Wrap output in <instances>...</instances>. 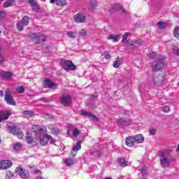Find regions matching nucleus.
Wrapping results in <instances>:
<instances>
[{
	"instance_id": "f257e3e1",
	"label": "nucleus",
	"mask_w": 179,
	"mask_h": 179,
	"mask_svg": "<svg viewBox=\"0 0 179 179\" xmlns=\"http://www.w3.org/2000/svg\"><path fill=\"white\" fill-rule=\"evenodd\" d=\"M32 131L35 132V138L38 141L42 146H45L50 143H55V140L51 135L47 134V129L40 127V125L34 124L32 126Z\"/></svg>"
},
{
	"instance_id": "f03ea898",
	"label": "nucleus",
	"mask_w": 179,
	"mask_h": 179,
	"mask_svg": "<svg viewBox=\"0 0 179 179\" xmlns=\"http://www.w3.org/2000/svg\"><path fill=\"white\" fill-rule=\"evenodd\" d=\"M170 152V150H162L158 152L159 162L162 167H169L170 164H171V162L169 159Z\"/></svg>"
},
{
	"instance_id": "7ed1b4c3",
	"label": "nucleus",
	"mask_w": 179,
	"mask_h": 179,
	"mask_svg": "<svg viewBox=\"0 0 179 179\" xmlns=\"http://www.w3.org/2000/svg\"><path fill=\"white\" fill-rule=\"evenodd\" d=\"M143 141L144 138L142 134H138L134 136H131L126 139V145L129 146V148H134V146L138 143H143Z\"/></svg>"
},
{
	"instance_id": "20e7f679",
	"label": "nucleus",
	"mask_w": 179,
	"mask_h": 179,
	"mask_svg": "<svg viewBox=\"0 0 179 179\" xmlns=\"http://www.w3.org/2000/svg\"><path fill=\"white\" fill-rule=\"evenodd\" d=\"M164 57L159 56L152 63V69L155 72L162 71L166 66Z\"/></svg>"
},
{
	"instance_id": "39448f33",
	"label": "nucleus",
	"mask_w": 179,
	"mask_h": 179,
	"mask_svg": "<svg viewBox=\"0 0 179 179\" xmlns=\"http://www.w3.org/2000/svg\"><path fill=\"white\" fill-rule=\"evenodd\" d=\"M4 99L7 104H9L10 106H16V101H15L13 95L12 94V92H10V90H9V88H7L5 90Z\"/></svg>"
},
{
	"instance_id": "423d86ee",
	"label": "nucleus",
	"mask_w": 179,
	"mask_h": 179,
	"mask_svg": "<svg viewBox=\"0 0 179 179\" xmlns=\"http://www.w3.org/2000/svg\"><path fill=\"white\" fill-rule=\"evenodd\" d=\"M61 65L65 71H75L76 69V66L71 60H63L61 62Z\"/></svg>"
},
{
	"instance_id": "0eeeda50",
	"label": "nucleus",
	"mask_w": 179,
	"mask_h": 179,
	"mask_svg": "<svg viewBox=\"0 0 179 179\" xmlns=\"http://www.w3.org/2000/svg\"><path fill=\"white\" fill-rule=\"evenodd\" d=\"M29 24V17L24 16L22 17V20L20 21L17 23V29L19 31H22L23 30V27L24 26H27Z\"/></svg>"
},
{
	"instance_id": "6e6552de",
	"label": "nucleus",
	"mask_w": 179,
	"mask_h": 179,
	"mask_svg": "<svg viewBox=\"0 0 179 179\" xmlns=\"http://www.w3.org/2000/svg\"><path fill=\"white\" fill-rule=\"evenodd\" d=\"M17 174H19L20 177L22 179L29 178V171L23 169L22 166L17 167L16 169Z\"/></svg>"
},
{
	"instance_id": "1a4fd4ad",
	"label": "nucleus",
	"mask_w": 179,
	"mask_h": 179,
	"mask_svg": "<svg viewBox=\"0 0 179 179\" xmlns=\"http://www.w3.org/2000/svg\"><path fill=\"white\" fill-rule=\"evenodd\" d=\"M9 129H10L12 134L13 135H17V138L19 139H22L23 136H24V134L19 129V127L17 126H12V127H8Z\"/></svg>"
},
{
	"instance_id": "9d476101",
	"label": "nucleus",
	"mask_w": 179,
	"mask_h": 179,
	"mask_svg": "<svg viewBox=\"0 0 179 179\" xmlns=\"http://www.w3.org/2000/svg\"><path fill=\"white\" fill-rule=\"evenodd\" d=\"M12 161L10 160H3L0 162V170H8V169H10L13 166Z\"/></svg>"
},
{
	"instance_id": "9b49d317",
	"label": "nucleus",
	"mask_w": 179,
	"mask_h": 179,
	"mask_svg": "<svg viewBox=\"0 0 179 179\" xmlns=\"http://www.w3.org/2000/svg\"><path fill=\"white\" fill-rule=\"evenodd\" d=\"M82 149V140H80L77 142V143L73 146V148L71 150V155L73 157L76 156L78 155V151Z\"/></svg>"
},
{
	"instance_id": "f8f14e48",
	"label": "nucleus",
	"mask_w": 179,
	"mask_h": 179,
	"mask_svg": "<svg viewBox=\"0 0 179 179\" xmlns=\"http://www.w3.org/2000/svg\"><path fill=\"white\" fill-rule=\"evenodd\" d=\"M74 20L76 23H83L86 20V16L79 13L75 15Z\"/></svg>"
},
{
	"instance_id": "ddd939ff",
	"label": "nucleus",
	"mask_w": 179,
	"mask_h": 179,
	"mask_svg": "<svg viewBox=\"0 0 179 179\" xmlns=\"http://www.w3.org/2000/svg\"><path fill=\"white\" fill-rule=\"evenodd\" d=\"M72 100L71 99V96L69 95H64L62 96L61 103L63 106H69L71 104Z\"/></svg>"
},
{
	"instance_id": "4468645a",
	"label": "nucleus",
	"mask_w": 179,
	"mask_h": 179,
	"mask_svg": "<svg viewBox=\"0 0 179 179\" xmlns=\"http://www.w3.org/2000/svg\"><path fill=\"white\" fill-rule=\"evenodd\" d=\"M10 117V112L8 110H2L0 112V120L3 121V120H8Z\"/></svg>"
},
{
	"instance_id": "2eb2a0df",
	"label": "nucleus",
	"mask_w": 179,
	"mask_h": 179,
	"mask_svg": "<svg viewBox=\"0 0 179 179\" xmlns=\"http://www.w3.org/2000/svg\"><path fill=\"white\" fill-rule=\"evenodd\" d=\"M43 87H45L46 89L52 88L54 89V87H57V85L54 84L52 81L46 79L44 82Z\"/></svg>"
},
{
	"instance_id": "dca6fc26",
	"label": "nucleus",
	"mask_w": 179,
	"mask_h": 179,
	"mask_svg": "<svg viewBox=\"0 0 179 179\" xmlns=\"http://www.w3.org/2000/svg\"><path fill=\"white\" fill-rule=\"evenodd\" d=\"M81 115H85V117H89L90 118H92V120H94V121H99V117H97L96 115H94V114H92L89 112L82 110Z\"/></svg>"
},
{
	"instance_id": "f3484780",
	"label": "nucleus",
	"mask_w": 179,
	"mask_h": 179,
	"mask_svg": "<svg viewBox=\"0 0 179 179\" xmlns=\"http://www.w3.org/2000/svg\"><path fill=\"white\" fill-rule=\"evenodd\" d=\"M152 82L157 86H160V85H162V82H163V78H161L160 77L154 75L152 76Z\"/></svg>"
},
{
	"instance_id": "a211bd4d",
	"label": "nucleus",
	"mask_w": 179,
	"mask_h": 179,
	"mask_svg": "<svg viewBox=\"0 0 179 179\" xmlns=\"http://www.w3.org/2000/svg\"><path fill=\"white\" fill-rule=\"evenodd\" d=\"M120 35L119 34H110L108 37V40H111L113 43H118L120 41Z\"/></svg>"
},
{
	"instance_id": "6ab92c4d",
	"label": "nucleus",
	"mask_w": 179,
	"mask_h": 179,
	"mask_svg": "<svg viewBox=\"0 0 179 179\" xmlns=\"http://www.w3.org/2000/svg\"><path fill=\"white\" fill-rule=\"evenodd\" d=\"M56 1L57 6H66V0H50V3H54Z\"/></svg>"
},
{
	"instance_id": "aec40b11",
	"label": "nucleus",
	"mask_w": 179,
	"mask_h": 179,
	"mask_svg": "<svg viewBox=\"0 0 179 179\" xmlns=\"http://www.w3.org/2000/svg\"><path fill=\"white\" fill-rule=\"evenodd\" d=\"M126 44H127V47L129 50H134V49L136 48L135 41H134L132 40H127V41L126 42Z\"/></svg>"
},
{
	"instance_id": "412c9836",
	"label": "nucleus",
	"mask_w": 179,
	"mask_h": 179,
	"mask_svg": "<svg viewBox=\"0 0 179 179\" xmlns=\"http://www.w3.org/2000/svg\"><path fill=\"white\" fill-rule=\"evenodd\" d=\"M33 37L36 43L44 41V36L41 35V34H34Z\"/></svg>"
},
{
	"instance_id": "4be33fe9",
	"label": "nucleus",
	"mask_w": 179,
	"mask_h": 179,
	"mask_svg": "<svg viewBox=\"0 0 179 179\" xmlns=\"http://www.w3.org/2000/svg\"><path fill=\"white\" fill-rule=\"evenodd\" d=\"M96 6H97V0H90L89 10L93 12L96 9Z\"/></svg>"
},
{
	"instance_id": "5701e85b",
	"label": "nucleus",
	"mask_w": 179,
	"mask_h": 179,
	"mask_svg": "<svg viewBox=\"0 0 179 179\" xmlns=\"http://www.w3.org/2000/svg\"><path fill=\"white\" fill-rule=\"evenodd\" d=\"M117 125H129L131 124L130 120L117 119Z\"/></svg>"
},
{
	"instance_id": "b1692460",
	"label": "nucleus",
	"mask_w": 179,
	"mask_h": 179,
	"mask_svg": "<svg viewBox=\"0 0 179 179\" xmlns=\"http://www.w3.org/2000/svg\"><path fill=\"white\" fill-rule=\"evenodd\" d=\"M1 76L2 78H5L6 80L8 79H10L11 77L13 76L12 73L9 71H3L1 73Z\"/></svg>"
},
{
	"instance_id": "393cba45",
	"label": "nucleus",
	"mask_w": 179,
	"mask_h": 179,
	"mask_svg": "<svg viewBox=\"0 0 179 179\" xmlns=\"http://www.w3.org/2000/svg\"><path fill=\"white\" fill-rule=\"evenodd\" d=\"M117 161L119 162L121 166L127 167L128 164V161H126L125 158H119Z\"/></svg>"
},
{
	"instance_id": "a878e982",
	"label": "nucleus",
	"mask_w": 179,
	"mask_h": 179,
	"mask_svg": "<svg viewBox=\"0 0 179 179\" xmlns=\"http://www.w3.org/2000/svg\"><path fill=\"white\" fill-rule=\"evenodd\" d=\"M14 1L13 0H8L3 3V8H9V6H13Z\"/></svg>"
},
{
	"instance_id": "bb28decb",
	"label": "nucleus",
	"mask_w": 179,
	"mask_h": 179,
	"mask_svg": "<svg viewBox=\"0 0 179 179\" xmlns=\"http://www.w3.org/2000/svg\"><path fill=\"white\" fill-rule=\"evenodd\" d=\"M49 129H50L52 134H55V135H58L60 132L59 129L54 126H50Z\"/></svg>"
},
{
	"instance_id": "cd10ccee",
	"label": "nucleus",
	"mask_w": 179,
	"mask_h": 179,
	"mask_svg": "<svg viewBox=\"0 0 179 179\" xmlns=\"http://www.w3.org/2000/svg\"><path fill=\"white\" fill-rule=\"evenodd\" d=\"M64 163L66 164V166H73V164H75V159H66L64 161Z\"/></svg>"
},
{
	"instance_id": "c85d7f7f",
	"label": "nucleus",
	"mask_w": 179,
	"mask_h": 179,
	"mask_svg": "<svg viewBox=\"0 0 179 179\" xmlns=\"http://www.w3.org/2000/svg\"><path fill=\"white\" fill-rule=\"evenodd\" d=\"M120 65H121V60H120L119 57H117L115 61L113 62V67L120 68Z\"/></svg>"
},
{
	"instance_id": "c756f323",
	"label": "nucleus",
	"mask_w": 179,
	"mask_h": 179,
	"mask_svg": "<svg viewBox=\"0 0 179 179\" xmlns=\"http://www.w3.org/2000/svg\"><path fill=\"white\" fill-rule=\"evenodd\" d=\"M22 146H23V145H22V143H15L13 145L14 150H16V151L20 150V149H22Z\"/></svg>"
},
{
	"instance_id": "7c9ffc66",
	"label": "nucleus",
	"mask_w": 179,
	"mask_h": 179,
	"mask_svg": "<svg viewBox=\"0 0 179 179\" xmlns=\"http://www.w3.org/2000/svg\"><path fill=\"white\" fill-rule=\"evenodd\" d=\"M22 114L27 115V117H33V115H34L33 110H24L22 112Z\"/></svg>"
},
{
	"instance_id": "2f4dec72",
	"label": "nucleus",
	"mask_w": 179,
	"mask_h": 179,
	"mask_svg": "<svg viewBox=\"0 0 179 179\" xmlns=\"http://www.w3.org/2000/svg\"><path fill=\"white\" fill-rule=\"evenodd\" d=\"M13 178V173L10 171H7L5 175V179H12Z\"/></svg>"
},
{
	"instance_id": "473e14b6",
	"label": "nucleus",
	"mask_w": 179,
	"mask_h": 179,
	"mask_svg": "<svg viewBox=\"0 0 179 179\" xmlns=\"http://www.w3.org/2000/svg\"><path fill=\"white\" fill-rule=\"evenodd\" d=\"M113 8L115 10H122V12H124V8H122L120 4H114Z\"/></svg>"
},
{
	"instance_id": "72a5a7b5",
	"label": "nucleus",
	"mask_w": 179,
	"mask_h": 179,
	"mask_svg": "<svg viewBox=\"0 0 179 179\" xmlns=\"http://www.w3.org/2000/svg\"><path fill=\"white\" fill-rule=\"evenodd\" d=\"M157 26L159 27V29H166V27H167V23L164 22H159L157 23Z\"/></svg>"
},
{
	"instance_id": "f704fd0d",
	"label": "nucleus",
	"mask_w": 179,
	"mask_h": 179,
	"mask_svg": "<svg viewBox=\"0 0 179 179\" xmlns=\"http://www.w3.org/2000/svg\"><path fill=\"white\" fill-rule=\"evenodd\" d=\"M66 36L70 38H75L76 37V34L73 31H68L66 32Z\"/></svg>"
},
{
	"instance_id": "c9c22d12",
	"label": "nucleus",
	"mask_w": 179,
	"mask_h": 179,
	"mask_svg": "<svg viewBox=\"0 0 179 179\" xmlns=\"http://www.w3.org/2000/svg\"><path fill=\"white\" fill-rule=\"evenodd\" d=\"M173 36L178 38L179 37V27H176L173 30Z\"/></svg>"
},
{
	"instance_id": "e433bc0d",
	"label": "nucleus",
	"mask_w": 179,
	"mask_h": 179,
	"mask_svg": "<svg viewBox=\"0 0 179 179\" xmlns=\"http://www.w3.org/2000/svg\"><path fill=\"white\" fill-rule=\"evenodd\" d=\"M79 34H80V37H82L83 38H86V37H87V34L86 33V30H85V29H82L80 31Z\"/></svg>"
},
{
	"instance_id": "4c0bfd02",
	"label": "nucleus",
	"mask_w": 179,
	"mask_h": 179,
	"mask_svg": "<svg viewBox=\"0 0 179 179\" xmlns=\"http://www.w3.org/2000/svg\"><path fill=\"white\" fill-rule=\"evenodd\" d=\"M129 36V32H126L123 35V37H122V43H127V40Z\"/></svg>"
},
{
	"instance_id": "58836bf2",
	"label": "nucleus",
	"mask_w": 179,
	"mask_h": 179,
	"mask_svg": "<svg viewBox=\"0 0 179 179\" xmlns=\"http://www.w3.org/2000/svg\"><path fill=\"white\" fill-rule=\"evenodd\" d=\"M134 43L136 44V48H138L139 45H141L142 44H143V41L142 39H138L135 41Z\"/></svg>"
},
{
	"instance_id": "ea45409f",
	"label": "nucleus",
	"mask_w": 179,
	"mask_h": 179,
	"mask_svg": "<svg viewBox=\"0 0 179 179\" xmlns=\"http://www.w3.org/2000/svg\"><path fill=\"white\" fill-rule=\"evenodd\" d=\"M161 111H163L164 113H169L170 111V106H165L164 107L160 108Z\"/></svg>"
},
{
	"instance_id": "a19ab883",
	"label": "nucleus",
	"mask_w": 179,
	"mask_h": 179,
	"mask_svg": "<svg viewBox=\"0 0 179 179\" xmlns=\"http://www.w3.org/2000/svg\"><path fill=\"white\" fill-rule=\"evenodd\" d=\"M17 93H24V87L22 86H19L16 89Z\"/></svg>"
},
{
	"instance_id": "79ce46f5",
	"label": "nucleus",
	"mask_w": 179,
	"mask_h": 179,
	"mask_svg": "<svg viewBox=\"0 0 179 179\" xmlns=\"http://www.w3.org/2000/svg\"><path fill=\"white\" fill-rule=\"evenodd\" d=\"M79 134H80V132L79 131V129H74L73 131V136H75V138H76V136H78Z\"/></svg>"
},
{
	"instance_id": "37998d69",
	"label": "nucleus",
	"mask_w": 179,
	"mask_h": 179,
	"mask_svg": "<svg viewBox=\"0 0 179 179\" xmlns=\"http://www.w3.org/2000/svg\"><path fill=\"white\" fill-rule=\"evenodd\" d=\"M30 5H31L32 7L36 8V6L37 5V1L36 0H29Z\"/></svg>"
},
{
	"instance_id": "c03bdc74",
	"label": "nucleus",
	"mask_w": 179,
	"mask_h": 179,
	"mask_svg": "<svg viewBox=\"0 0 179 179\" xmlns=\"http://www.w3.org/2000/svg\"><path fill=\"white\" fill-rule=\"evenodd\" d=\"M33 141H34L33 137L27 136V143L31 144V143H33Z\"/></svg>"
},
{
	"instance_id": "a18cd8bd",
	"label": "nucleus",
	"mask_w": 179,
	"mask_h": 179,
	"mask_svg": "<svg viewBox=\"0 0 179 179\" xmlns=\"http://www.w3.org/2000/svg\"><path fill=\"white\" fill-rule=\"evenodd\" d=\"M173 54L175 55H178V56H179V50H178V48H173Z\"/></svg>"
},
{
	"instance_id": "49530a36",
	"label": "nucleus",
	"mask_w": 179,
	"mask_h": 179,
	"mask_svg": "<svg viewBox=\"0 0 179 179\" xmlns=\"http://www.w3.org/2000/svg\"><path fill=\"white\" fill-rule=\"evenodd\" d=\"M150 135H156V129H155L153 128H150Z\"/></svg>"
},
{
	"instance_id": "de8ad7c7",
	"label": "nucleus",
	"mask_w": 179,
	"mask_h": 179,
	"mask_svg": "<svg viewBox=\"0 0 179 179\" xmlns=\"http://www.w3.org/2000/svg\"><path fill=\"white\" fill-rule=\"evenodd\" d=\"M105 59H110V58H111V55L110 54H108V52H105Z\"/></svg>"
},
{
	"instance_id": "09e8293b",
	"label": "nucleus",
	"mask_w": 179,
	"mask_h": 179,
	"mask_svg": "<svg viewBox=\"0 0 179 179\" xmlns=\"http://www.w3.org/2000/svg\"><path fill=\"white\" fill-rule=\"evenodd\" d=\"M3 57L2 56V54L0 52V65H2V64H3Z\"/></svg>"
},
{
	"instance_id": "8fccbe9b",
	"label": "nucleus",
	"mask_w": 179,
	"mask_h": 179,
	"mask_svg": "<svg viewBox=\"0 0 179 179\" xmlns=\"http://www.w3.org/2000/svg\"><path fill=\"white\" fill-rule=\"evenodd\" d=\"M123 114L124 115H129V114H131V112L129 110H123Z\"/></svg>"
},
{
	"instance_id": "3c124183",
	"label": "nucleus",
	"mask_w": 179,
	"mask_h": 179,
	"mask_svg": "<svg viewBox=\"0 0 179 179\" xmlns=\"http://www.w3.org/2000/svg\"><path fill=\"white\" fill-rule=\"evenodd\" d=\"M52 116L50 115H44V118H45V120H50V118H51Z\"/></svg>"
},
{
	"instance_id": "603ef678",
	"label": "nucleus",
	"mask_w": 179,
	"mask_h": 179,
	"mask_svg": "<svg viewBox=\"0 0 179 179\" xmlns=\"http://www.w3.org/2000/svg\"><path fill=\"white\" fill-rule=\"evenodd\" d=\"M5 16V12L3 11H0V19H2Z\"/></svg>"
},
{
	"instance_id": "864d4df0",
	"label": "nucleus",
	"mask_w": 179,
	"mask_h": 179,
	"mask_svg": "<svg viewBox=\"0 0 179 179\" xmlns=\"http://www.w3.org/2000/svg\"><path fill=\"white\" fill-rule=\"evenodd\" d=\"M156 57V53L152 52L151 54H150V58H155Z\"/></svg>"
},
{
	"instance_id": "5fc2aeb1",
	"label": "nucleus",
	"mask_w": 179,
	"mask_h": 179,
	"mask_svg": "<svg viewBox=\"0 0 179 179\" xmlns=\"http://www.w3.org/2000/svg\"><path fill=\"white\" fill-rule=\"evenodd\" d=\"M0 96L3 97V91L2 90L0 91Z\"/></svg>"
},
{
	"instance_id": "6e6d98bb",
	"label": "nucleus",
	"mask_w": 179,
	"mask_h": 179,
	"mask_svg": "<svg viewBox=\"0 0 179 179\" xmlns=\"http://www.w3.org/2000/svg\"><path fill=\"white\" fill-rule=\"evenodd\" d=\"M92 99H96V98H97V94L92 95Z\"/></svg>"
},
{
	"instance_id": "4d7b16f0",
	"label": "nucleus",
	"mask_w": 179,
	"mask_h": 179,
	"mask_svg": "<svg viewBox=\"0 0 179 179\" xmlns=\"http://www.w3.org/2000/svg\"><path fill=\"white\" fill-rule=\"evenodd\" d=\"M176 152H179V144L178 145V148H176Z\"/></svg>"
},
{
	"instance_id": "13d9d810",
	"label": "nucleus",
	"mask_w": 179,
	"mask_h": 179,
	"mask_svg": "<svg viewBox=\"0 0 179 179\" xmlns=\"http://www.w3.org/2000/svg\"><path fill=\"white\" fill-rule=\"evenodd\" d=\"M176 158H172V159H171V161H172V162H176Z\"/></svg>"
},
{
	"instance_id": "bf43d9fd",
	"label": "nucleus",
	"mask_w": 179,
	"mask_h": 179,
	"mask_svg": "<svg viewBox=\"0 0 179 179\" xmlns=\"http://www.w3.org/2000/svg\"><path fill=\"white\" fill-rule=\"evenodd\" d=\"M103 179H111V178L108 177V178H103Z\"/></svg>"
},
{
	"instance_id": "052dcab7",
	"label": "nucleus",
	"mask_w": 179,
	"mask_h": 179,
	"mask_svg": "<svg viewBox=\"0 0 179 179\" xmlns=\"http://www.w3.org/2000/svg\"><path fill=\"white\" fill-rule=\"evenodd\" d=\"M36 173H40V170L36 171Z\"/></svg>"
},
{
	"instance_id": "680f3d73",
	"label": "nucleus",
	"mask_w": 179,
	"mask_h": 179,
	"mask_svg": "<svg viewBox=\"0 0 179 179\" xmlns=\"http://www.w3.org/2000/svg\"><path fill=\"white\" fill-rule=\"evenodd\" d=\"M37 179H42V178H41V177L39 176Z\"/></svg>"
},
{
	"instance_id": "e2e57ef3",
	"label": "nucleus",
	"mask_w": 179,
	"mask_h": 179,
	"mask_svg": "<svg viewBox=\"0 0 179 179\" xmlns=\"http://www.w3.org/2000/svg\"><path fill=\"white\" fill-rule=\"evenodd\" d=\"M109 10H110V12H112V11H111V9H110Z\"/></svg>"
},
{
	"instance_id": "0e129e2a",
	"label": "nucleus",
	"mask_w": 179,
	"mask_h": 179,
	"mask_svg": "<svg viewBox=\"0 0 179 179\" xmlns=\"http://www.w3.org/2000/svg\"><path fill=\"white\" fill-rule=\"evenodd\" d=\"M0 143H1V138H0Z\"/></svg>"
},
{
	"instance_id": "69168bd1",
	"label": "nucleus",
	"mask_w": 179,
	"mask_h": 179,
	"mask_svg": "<svg viewBox=\"0 0 179 179\" xmlns=\"http://www.w3.org/2000/svg\"><path fill=\"white\" fill-rule=\"evenodd\" d=\"M1 1H3V0H0V2H1Z\"/></svg>"
}]
</instances>
